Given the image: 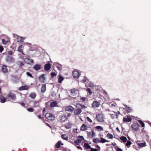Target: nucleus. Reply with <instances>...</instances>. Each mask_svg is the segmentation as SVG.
<instances>
[{"instance_id": "nucleus-26", "label": "nucleus", "mask_w": 151, "mask_h": 151, "mask_svg": "<svg viewBox=\"0 0 151 151\" xmlns=\"http://www.w3.org/2000/svg\"><path fill=\"white\" fill-rule=\"evenodd\" d=\"M77 91L75 88L72 89L70 90V94L73 96H74Z\"/></svg>"}, {"instance_id": "nucleus-41", "label": "nucleus", "mask_w": 151, "mask_h": 151, "mask_svg": "<svg viewBox=\"0 0 151 151\" xmlns=\"http://www.w3.org/2000/svg\"><path fill=\"white\" fill-rule=\"evenodd\" d=\"M107 137L109 139H112L113 137V135L110 133H108L107 135Z\"/></svg>"}, {"instance_id": "nucleus-17", "label": "nucleus", "mask_w": 151, "mask_h": 151, "mask_svg": "<svg viewBox=\"0 0 151 151\" xmlns=\"http://www.w3.org/2000/svg\"><path fill=\"white\" fill-rule=\"evenodd\" d=\"M29 88V87L28 86L25 85L24 86H22L20 87L19 89L20 90H27Z\"/></svg>"}, {"instance_id": "nucleus-2", "label": "nucleus", "mask_w": 151, "mask_h": 151, "mask_svg": "<svg viewBox=\"0 0 151 151\" xmlns=\"http://www.w3.org/2000/svg\"><path fill=\"white\" fill-rule=\"evenodd\" d=\"M96 119L98 122H101L104 121V116L102 114H98L96 115Z\"/></svg>"}, {"instance_id": "nucleus-20", "label": "nucleus", "mask_w": 151, "mask_h": 151, "mask_svg": "<svg viewBox=\"0 0 151 151\" xmlns=\"http://www.w3.org/2000/svg\"><path fill=\"white\" fill-rule=\"evenodd\" d=\"M39 81L42 82H45V78L44 77V75H41L39 77Z\"/></svg>"}, {"instance_id": "nucleus-60", "label": "nucleus", "mask_w": 151, "mask_h": 151, "mask_svg": "<svg viewBox=\"0 0 151 151\" xmlns=\"http://www.w3.org/2000/svg\"><path fill=\"white\" fill-rule=\"evenodd\" d=\"M117 151H122V150L119 148H117L116 149Z\"/></svg>"}, {"instance_id": "nucleus-64", "label": "nucleus", "mask_w": 151, "mask_h": 151, "mask_svg": "<svg viewBox=\"0 0 151 151\" xmlns=\"http://www.w3.org/2000/svg\"><path fill=\"white\" fill-rule=\"evenodd\" d=\"M77 129H74L73 130V131H74V132H75V133H76V132H76V131H77Z\"/></svg>"}, {"instance_id": "nucleus-5", "label": "nucleus", "mask_w": 151, "mask_h": 151, "mask_svg": "<svg viewBox=\"0 0 151 151\" xmlns=\"http://www.w3.org/2000/svg\"><path fill=\"white\" fill-rule=\"evenodd\" d=\"M45 117L50 120H53L55 119V117L52 114L50 113H47L45 115Z\"/></svg>"}, {"instance_id": "nucleus-34", "label": "nucleus", "mask_w": 151, "mask_h": 151, "mask_svg": "<svg viewBox=\"0 0 151 151\" xmlns=\"http://www.w3.org/2000/svg\"><path fill=\"white\" fill-rule=\"evenodd\" d=\"M61 143V142L60 141H59L55 145L56 147L57 148H59L60 147Z\"/></svg>"}, {"instance_id": "nucleus-4", "label": "nucleus", "mask_w": 151, "mask_h": 151, "mask_svg": "<svg viewBox=\"0 0 151 151\" xmlns=\"http://www.w3.org/2000/svg\"><path fill=\"white\" fill-rule=\"evenodd\" d=\"M87 136L88 137L92 138L95 136L96 135V133L94 132L93 129H91V131L89 132L88 131H87Z\"/></svg>"}, {"instance_id": "nucleus-47", "label": "nucleus", "mask_w": 151, "mask_h": 151, "mask_svg": "<svg viewBox=\"0 0 151 151\" xmlns=\"http://www.w3.org/2000/svg\"><path fill=\"white\" fill-rule=\"evenodd\" d=\"M131 143H132V142L131 141H128L127 142L126 144V145L127 146H130V145L131 144Z\"/></svg>"}, {"instance_id": "nucleus-12", "label": "nucleus", "mask_w": 151, "mask_h": 151, "mask_svg": "<svg viewBox=\"0 0 151 151\" xmlns=\"http://www.w3.org/2000/svg\"><path fill=\"white\" fill-rule=\"evenodd\" d=\"M2 72L4 73H6L8 72V69L6 65H3L1 67Z\"/></svg>"}, {"instance_id": "nucleus-9", "label": "nucleus", "mask_w": 151, "mask_h": 151, "mask_svg": "<svg viewBox=\"0 0 151 151\" xmlns=\"http://www.w3.org/2000/svg\"><path fill=\"white\" fill-rule=\"evenodd\" d=\"M100 105V102L99 101H94L92 103V106L93 107L96 108L99 107Z\"/></svg>"}, {"instance_id": "nucleus-61", "label": "nucleus", "mask_w": 151, "mask_h": 151, "mask_svg": "<svg viewBox=\"0 0 151 151\" xmlns=\"http://www.w3.org/2000/svg\"><path fill=\"white\" fill-rule=\"evenodd\" d=\"M46 124L50 128H52V127L51 126H50L49 124L47 123H46Z\"/></svg>"}, {"instance_id": "nucleus-55", "label": "nucleus", "mask_w": 151, "mask_h": 151, "mask_svg": "<svg viewBox=\"0 0 151 151\" xmlns=\"http://www.w3.org/2000/svg\"><path fill=\"white\" fill-rule=\"evenodd\" d=\"M8 54L9 55H12L13 54L12 52L11 51H8L7 52Z\"/></svg>"}, {"instance_id": "nucleus-51", "label": "nucleus", "mask_w": 151, "mask_h": 151, "mask_svg": "<svg viewBox=\"0 0 151 151\" xmlns=\"http://www.w3.org/2000/svg\"><path fill=\"white\" fill-rule=\"evenodd\" d=\"M86 99V98L85 97H81L80 99V100H82L83 101H85Z\"/></svg>"}, {"instance_id": "nucleus-32", "label": "nucleus", "mask_w": 151, "mask_h": 151, "mask_svg": "<svg viewBox=\"0 0 151 151\" xmlns=\"http://www.w3.org/2000/svg\"><path fill=\"white\" fill-rule=\"evenodd\" d=\"M120 139L122 140L124 142H126L127 140V138L124 136H121L120 137Z\"/></svg>"}, {"instance_id": "nucleus-7", "label": "nucleus", "mask_w": 151, "mask_h": 151, "mask_svg": "<svg viewBox=\"0 0 151 151\" xmlns=\"http://www.w3.org/2000/svg\"><path fill=\"white\" fill-rule=\"evenodd\" d=\"M84 139V138L82 136H79L78 139L77 140L74 141L75 143L77 145H80V144L81 143V142Z\"/></svg>"}, {"instance_id": "nucleus-13", "label": "nucleus", "mask_w": 151, "mask_h": 151, "mask_svg": "<svg viewBox=\"0 0 151 151\" xmlns=\"http://www.w3.org/2000/svg\"><path fill=\"white\" fill-rule=\"evenodd\" d=\"M79 73L77 71H74L73 72V75L76 78H78L79 77Z\"/></svg>"}, {"instance_id": "nucleus-50", "label": "nucleus", "mask_w": 151, "mask_h": 151, "mask_svg": "<svg viewBox=\"0 0 151 151\" xmlns=\"http://www.w3.org/2000/svg\"><path fill=\"white\" fill-rule=\"evenodd\" d=\"M56 95V93H55V92L53 91L52 92V93H51V96H52V97H54V96H55Z\"/></svg>"}, {"instance_id": "nucleus-56", "label": "nucleus", "mask_w": 151, "mask_h": 151, "mask_svg": "<svg viewBox=\"0 0 151 151\" xmlns=\"http://www.w3.org/2000/svg\"><path fill=\"white\" fill-rule=\"evenodd\" d=\"M96 147L98 148V149H97V150H98V151L100 150L101 148L98 145H97L96 146Z\"/></svg>"}, {"instance_id": "nucleus-27", "label": "nucleus", "mask_w": 151, "mask_h": 151, "mask_svg": "<svg viewBox=\"0 0 151 151\" xmlns=\"http://www.w3.org/2000/svg\"><path fill=\"white\" fill-rule=\"evenodd\" d=\"M33 68L36 70H38L40 69V65H35Z\"/></svg>"}, {"instance_id": "nucleus-44", "label": "nucleus", "mask_w": 151, "mask_h": 151, "mask_svg": "<svg viewBox=\"0 0 151 151\" xmlns=\"http://www.w3.org/2000/svg\"><path fill=\"white\" fill-rule=\"evenodd\" d=\"M27 110L28 111L31 112H33L34 111V109H33L32 108H28L27 109Z\"/></svg>"}, {"instance_id": "nucleus-14", "label": "nucleus", "mask_w": 151, "mask_h": 151, "mask_svg": "<svg viewBox=\"0 0 151 151\" xmlns=\"http://www.w3.org/2000/svg\"><path fill=\"white\" fill-rule=\"evenodd\" d=\"M74 110V108L71 106H67L65 109V111L69 112L73 111Z\"/></svg>"}, {"instance_id": "nucleus-40", "label": "nucleus", "mask_w": 151, "mask_h": 151, "mask_svg": "<svg viewBox=\"0 0 151 151\" xmlns=\"http://www.w3.org/2000/svg\"><path fill=\"white\" fill-rule=\"evenodd\" d=\"M50 75L51 76V77L52 78H53L55 76L57 75V74L55 72H52L50 73Z\"/></svg>"}, {"instance_id": "nucleus-48", "label": "nucleus", "mask_w": 151, "mask_h": 151, "mask_svg": "<svg viewBox=\"0 0 151 151\" xmlns=\"http://www.w3.org/2000/svg\"><path fill=\"white\" fill-rule=\"evenodd\" d=\"M26 74L27 75V76L31 77V78H33V77L32 76V75L29 72H27L26 73Z\"/></svg>"}, {"instance_id": "nucleus-38", "label": "nucleus", "mask_w": 151, "mask_h": 151, "mask_svg": "<svg viewBox=\"0 0 151 151\" xmlns=\"http://www.w3.org/2000/svg\"><path fill=\"white\" fill-rule=\"evenodd\" d=\"M118 115L117 114H111V117L112 119L117 118Z\"/></svg>"}, {"instance_id": "nucleus-35", "label": "nucleus", "mask_w": 151, "mask_h": 151, "mask_svg": "<svg viewBox=\"0 0 151 151\" xmlns=\"http://www.w3.org/2000/svg\"><path fill=\"white\" fill-rule=\"evenodd\" d=\"M33 107H37L39 106L38 101H33Z\"/></svg>"}, {"instance_id": "nucleus-21", "label": "nucleus", "mask_w": 151, "mask_h": 151, "mask_svg": "<svg viewBox=\"0 0 151 151\" xmlns=\"http://www.w3.org/2000/svg\"><path fill=\"white\" fill-rule=\"evenodd\" d=\"M36 94L34 92L31 93L29 94V96L32 99H35L36 96Z\"/></svg>"}, {"instance_id": "nucleus-58", "label": "nucleus", "mask_w": 151, "mask_h": 151, "mask_svg": "<svg viewBox=\"0 0 151 151\" xmlns=\"http://www.w3.org/2000/svg\"><path fill=\"white\" fill-rule=\"evenodd\" d=\"M91 151H98L96 149H94L93 148H91Z\"/></svg>"}, {"instance_id": "nucleus-46", "label": "nucleus", "mask_w": 151, "mask_h": 151, "mask_svg": "<svg viewBox=\"0 0 151 151\" xmlns=\"http://www.w3.org/2000/svg\"><path fill=\"white\" fill-rule=\"evenodd\" d=\"M2 42L3 44L6 45L7 43V41L5 40L4 39L2 40Z\"/></svg>"}, {"instance_id": "nucleus-29", "label": "nucleus", "mask_w": 151, "mask_h": 151, "mask_svg": "<svg viewBox=\"0 0 151 151\" xmlns=\"http://www.w3.org/2000/svg\"><path fill=\"white\" fill-rule=\"evenodd\" d=\"M95 128L99 131H101L103 130V128L100 126H97L95 127Z\"/></svg>"}, {"instance_id": "nucleus-37", "label": "nucleus", "mask_w": 151, "mask_h": 151, "mask_svg": "<svg viewBox=\"0 0 151 151\" xmlns=\"http://www.w3.org/2000/svg\"><path fill=\"white\" fill-rule=\"evenodd\" d=\"M61 137L64 139L67 140L68 138V137L65 134H63L61 135Z\"/></svg>"}, {"instance_id": "nucleus-43", "label": "nucleus", "mask_w": 151, "mask_h": 151, "mask_svg": "<svg viewBox=\"0 0 151 151\" xmlns=\"http://www.w3.org/2000/svg\"><path fill=\"white\" fill-rule=\"evenodd\" d=\"M86 91H88V92L89 95H91V94L92 93V92L91 91V90H90V88H87L86 89Z\"/></svg>"}, {"instance_id": "nucleus-19", "label": "nucleus", "mask_w": 151, "mask_h": 151, "mask_svg": "<svg viewBox=\"0 0 151 151\" xmlns=\"http://www.w3.org/2000/svg\"><path fill=\"white\" fill-rule=\"evenodd\" d=\"M46 89V86L45 84L43 85L41 88V91L42 93H44Z\"/></svg>"}, {"instance_id": "nucleus-36", "label": "nucleus", "mask_w": 151, "mask_h": 151, "mask_svg": "<svg viewBox=\"0 0 151 151\" xmlns=\"http://www.w3.org/2000/svg\"><path fill=\"white\" fill-rule=\"evenodd\" d=\"M138 145L140 147H142L146 146V143L145 142L142 143H139L138 144Z\"/></svg>"}, {"instance_id": "nucleus-57", "label": "nucleus", "mask_w": 151, "mask_h": 151, "mask_svg": "<svg viewBox=\"0 0 151 151\" xmlns=\"http://www.w3.org/2000/svg\"><path fill=\"white\" fill-rule=\"evenodd\" d=\"M63 150L64 151H70V150L67 148H65L63 149Z\"/></svg>"}, {"instance_id": "nucleus-54", "label": "nucleus", "mask_w": 151, "mask_h": 151, "mask_svg": "<svg viewBox=\"0 0 151 151\" xmlns=\"http://www.w3.org/2000/svg\"><path fill=\"white\" fill-rule=\"evenodd\" d=\"M38 117L40 119H43L44 117H43V116H42L40 114L38 115Z\"/></svg>"}, {"instance_id": "nucleus-18", "label": "nucleus", "mask_w": 151, "mask_h": 151, "mask_svg": "<svg viewBox=\"0 0 151 151\" xmlns=\"http://www.w3.org/2000/svg\"><path fill=\"white\" fill-rule=\"evenodd\" d=\"M7 100V99L3 96H0V102L1 103H5Z\"/></svg>"}, {"instance_id": "nucleus-22", "label": "nucleus", "mask_w": 151, "mask_h": 151, "mask_svg": "<svg viewBox=\"0 0 151 151\" xmlns=\"http://www.w3.org/2000/svg\"><path fill=\"white\" fill-rule=\"evenodd\" d=\"M72 126V124L70 123H67L65 126L66 129H69Z\"/></svg>"}, {"instance_id": "nucleus-31", "label": "nucleus", "mask_w": 151, "mask_h": 151, "mask_svg": "<svg viewBox=\"0 0 151 151\" xmlns=\"http://www.w3.org/2000/svg\"><path fill=\"white\" fill-rule=\"evenodd\" d=\"M84 147L85 148H86L87 149H91V148H92L91 146L87 143H85L84 144Z\"/></svg>"}, {"instance_id": "nucleus-3", "label": "nucleus", "mask_w": 151, "mask_h": 151, "mask_svg": "<svg viewBox=\"0 0 151 151\" xmlns=\"http://www.w3.org/2000/svg\"><path fill=\"white\" fill-rule=\"evenodd\" d=\"M7 98L10 100L14 101L16 99V96L13 93L10 92L7 95Z\"/></svg>"}, {"instance_id": "nucleus-63", "label": "nucleus", "mask_w": 151, "mask_h": 151, "mask_svg": "<svg viewBox=\"0 0 151 151\" xmlns=\"http://www.w3.org/2000/svg\"><path fill=\"white\" fill-rule=\"evenodd\" d=\"M21 104L23 106H25V104L24 103H22Z\"/></svg>"}, {"instance_id": "nucleus-16", "label": "nucleus", "mask_w": 151, "mask_h": 151, "mask_svg": "<svg viewBox=\"0 0 151 151\" xmlns=\"http://www.w3.org/2000/svg\"><path fill=\"white\" fill-rule=\"evenodd\" d=\"M82 112V110L81 109H76L74 111V114L77 115L81 114Z\"/></svg>"}, {"instance_id": "nucleus-25", "label": "nucleus", "mask_w": 151, "mask_h": 151, "mask_svg": "<svg viewBox=\"0 0 151 151\" xmlns=\"http://www.w3.org/2000/svg\"><path fill=\"white\" fill-rule=\"evenodd\" d=\"M87 129V126L84 124H83L81 126L80 130L81 131H85Z\"/></svg>"}, {"instance_id": "nucleus-28", "label": "nucleus", "mask_w": 151, "mask_h": 151, "mask_svg": "<svg viewBox=\"0 0 151 151\" xmlns=\"http://www.w3.org/2000/svg\"><path fill=\"white\" fill-rule=\"evenodd\" d=\"M57 104L56 101H53L50 103V106L51 107H54L56 106Z\"/></svg>"}, {"instance_id": "nucleus-52", "label": "nucleus", "mask_w": 151, "mask_h": 151, "mask_svg": "<svg viewBox=\"0 0 151 151\" xmlns=\"http://www.w3.org/2000/svg\"><path fill=\"white\" fill-rule=\"evenodd\" d=\"M4 49L3 47L2 46H0V52H2Z\"/></svg>"}, {"instance_id": "nucleus-8", "label": "nucleus", "mask_w": 151, "mask_h": 151, "mask_svg": "<svg viewBox=\"0 0 151 151\" xmlns=\"http://www.w3.org/2000/svg\"><path fill=\"white\" fill-rule=\"evenodd\" d=\"M132 119L129 115H128L123 117V121L124 122H131Z\"/></svg>"}, {"instance_id": "nucleus-42", "label": "nucleus", "mask_w": 151, "mask_h": 151, "mask_svg": "<svg viewBox=\"0 0 151 151\" xmlns=\"http://www.w3.org/2000/svg\"><path fill=\"white\" fill-rule=\"evenodd\" d=\"M138 122L141 124L142 127H145L144 123L141 120H138Z\"/></svg>"}, {"instance_id": "nucleus-15", "label": "nucleus", "mask_w": 151, "mask_h": 151, "mask_svg": "<svg viewBox=\"0 0 151 151\" xmlns=\"http://www.w3.org/2000/svg\"><path fill=\"white\" fill-rule=\"evenodd\" d=\"M51 67V65L49 63L46 64L44 66L45 69L46 71H48L50 70Z\"/></svg>"}, {"instance_id": "nucleus-62", "label": "nucleus", "mask_w": 151, "mask_h": 151, "mask_svg": "<svg viewBox=\"0 0 151 151\" xmlns=\"http://www.w3.org/2000/svg\"><path fill=\"white\" fill-rule=\"evenodd\" d=\"M77 147L78 149H81V150H82V148L80 146H77Z\"/></svg>"}, {"instance_id": "nucleus-39", "label": "nucleus", "mask_w": 151, "mask_h": 151, "mask_svg": "<svg viewBox=\"0 0 151 151\" xmlns=\"http://www.w3.org/2000/svg\"><path fill=\"white\" fill-rule=\"evenodd\" d=\"M77 105L81 106V109H85L87 107L85 105L80 104H78Z\"/></svg>"}, {"instance_id": "nucleus-11", "label": "nucleus", "mask_w": 151, "mask_h": 151, "mask_svg": "<svg viewBox=\"0 0 151 151\" xmlns=\"http://www.w3.org/2000/svg\"><path fill=\"white\" fill-rule=\"evenodd\" d=\"M24 62L28 64H31L33 63L34 61L28 58H25L24 60Z\"/></svg>"}, {"instance_id": "nucleus-23", "label": "nucleus", "mask_w": 151, "mask_h": 151, "mask_svg": "<svg viewBox=\"0 0 151 151\" xmlns=\"http://www.w3.org/2000/svg\"><path fill=\"white\" fill-rule=\"evenodd\" d=\"M58 77V82L59 83H61L64 78L61 75H59Z\"/></svg>"}, {"instance_id": "nucleus-1", "label": "nucleus", "mask_w": 151, "mask_h": 151, "mask_svg": "<svg viewBox=\"0 0 151 151\" xmlns=\"http://www.w3.org/2000/svg\"><path fill=\"white\" fill-rule=\"evenodd\" d=\"M70 115V114H68L67 115H60L58 117V121L61 123L65 122L67 120L68 117Z\"/></svg>"}, {"instance_id": "nucleus-53", "label": "nucleus", "mask_w": 151, "mask_h": 151, "mask_svg": "<svg viewBox=\"0 0 151 151\" xmlns=\"http://www.w3.org/2000/svg\"><path fill=\"white\" fill-rule=\"evenodd\" d=\"M23 39L22 38V37H21V39L19 40H17V42H23Z\"/></svg>"}, {"instance_id": "nucleus-45", "label": "nucleus", "mask_w": 151, "mask_h": 151, "mask_svg": "<svg viewBox=\"0 0 151 151\" xmlns=\"http://www.w3.org/2000/svg\"><path fill=\"white\" fill-rule=\"evenodd\" d=\"M18 65L19 66H22L24 65V64L22 62H18L17 63Z\"/></svg>"}, {"instance_id": "nucleus-6", "label": "nucleus", "mask_w": 151, "mask_h": 151, "mask_svg": "<svg viewBox=\"0 0 151 151\" xmlns=\"http://www.w3.org/2000/svg\"><path fill=\"white\" fill-rule=\"evenodd\" d=\"M139 127V125L137 123H134L131 125L132 129L134 131H137Z\"/></svg>"}, {"instance_id": "nucleus-30", "label": "nucleus", "mask_w": 151, "mask_h": 151, "mask_svg": "<svg viewBox=\"0 0 151 151\" xmlns=\"http://www.w3.org/2000/svg\"><path fill=\"white\" fill-rule=\"evenodd\" d=\"M100 140L99 139V138H94L93 139V142L96 143H98L100 142H99Z\"/></svg>"}, {"instance_id": "nucleus-59", "label": "nucleus", "mask_w": 151, "mask_h": 151, "mask_svg": "<svg viewBox=\"0 0 151 151\" xmlns=\"http://www.w3.org/2000/svg\"><path fill=\"white\" fill-rule=\"evenodd\" d=\"M127 111H128L129 112L131 111V109L129 107L127 108Z\"/></svg>"}, {"instance_id": "nucleus-49", "label": "nucleus", "mask_w": 151, "mask_h": 151, "mask_svg": "<svg viewBox=\"0 0 151 151\" xmlns=\"http://www.w3.org/2000/svg\"><path fill=\"white\" fill-rule=\"evenodd\" d=\"M86 119H87V121L91 123L92 122V120L90 119V118L89 117L87 116Z\"/></svg>"}, {"instance_id": "nucleus-10", "label": "nucleus", "mask_w": 151, "mask_h": 151, "mask_svg": "<svg viewBox=\"0 0 151 151\" xmlns=\"http://www.w3.org/2000/svg\"><path fill=\"white\" fill-rule=\"evenodd\" d=\"M6 61L9 63H12L14 62V59L12 57L10 56H8L6 58Z\"/></svg>"}, {"instance_id": "nucleus-24", "label": "nucleus", "mask_w": 151, "mask_h": 151, "mask_svg": "<svg viewBox=\"0 0 151 151\" xmlns=\"http://www.w3.org/2000/svg\"><path fill=\"white\" fill-rule=\"evenodd\" d=\"M100 139V140L99 142L100 143H103L105 142H109V141L101 137Z\"/></svg>"}, {"instance_id": "nucleus-33", "label": "nucleus", "mask_w": 151, "mask_h": 151, "mask_svg": "<svg viewBox=\"0 0 151 151\" xmlns=\"http://www.w3.org/2000/svg\"><path fill=\"white\" fill-rule=\"evenodd\" d=\"M22 45L19 46L18 48V51L19 52L21 53L22 54H24L22 49Z\"/></svg>"}]
</instances>
